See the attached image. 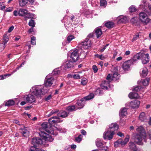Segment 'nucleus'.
I'll return each instance as SVG.
<instances>
[{
	"mask_svg": "<svg viewBox=\"0 0 151 151\" xmlns=\"http://www.w3.org/2000/svg\"><path fill=\"white\" fill-rule=\"evenodd\" d=\"M129 11L131 12H135L137 9L135 7L133 6H132L129 8Z\"/></svg>",
	"mask_w": 151,
	"mask_h": 151,
	"instance_id": "45",
	"label": "nucleus"
},
{
	"mask_svg": "<svg viewBox=\"0 0 151 151\" xmlns=\"http://www.w3.org/2000/svg\"><path fill=\"white\" fill-rule=\"evenodd\" d=\"M140 102L138 100H134L131 101L129 104V106L133 109L137 108L140 104Z\"/></svg>",
	"mask_w": 151,
	"mask_h": 151,
	"instance_id": "15",
	"label": "nucleus"
},
{
	"mask_svg": "<svg viewBox=\"0 0 151 151\" xmlns=\"http://www.w3.org/2000/svg\"><path fill=\"white\" fill-rule=\"evenodd\" d=\"M96 145L98 147H101L103 145L102 140L100 139H97L96 140Z\"/></svg>",
	"mask_w": 151,
	"mask_h": 151,
	"instance_id": "31",
	"label": "nucleus"
},
{
	"mask_svg": "<svg viewBox=\"0 0 151 151\" xmlns=\"http://www.w3.org/2000/svg\"><path fill=\"white\" fill-rule=\"evenodd\" d=\"M58 111H56L52 110L50 113L48 115V116H50L56 113Z\"/></svg>",
	"mask_w": 151,
	"mask_h": 151,
	"instance_id": "53",
	"label": "nucleus"
},
{
	"mask_svg": "<svg viewBox=\"0 0 151 151\" xmlns=\"http://www.w3.org/2000/svg\"><path fill=\"white\" fill-rule=\"evenodd\" d=\"M74 37L73 35H69L67 37V40L69 42H70L74 38Z\"/></svg>",
	"mask_w": 151,
	"mask_h": 151,
	"instance_id": "47",
	"label": "nucleus"
},
{
	"mask_svg": "<svg viewBox=\"0 0 151 151\" xmlns=\"http://www.w3.org/2000/svg\"><path fill=\"white\" fill-rule=\"evenodd\" d=\"M139 37V35L138 34H136L133 37L132 39V42H134L137 40Z\"/></svg>",
	"mask_w": 151,
	"mask_h": 151,
	"instance_id": "48",
	"label": "nucleus"
},
{
	"mask_svg": "<svg viewBox=\"0 0 151 151\" xmlns=\"http://www.w3.org/2000/svg\"><path fill=\"white\" fill-rule=\"evenodd\" d=\"M94 97V95L93 93H90L89 94L83 98V99L84 101L85 100H88L91 99L93 98Z\"/></svg>",
	"mask_w": 151,
	"mask_h": 151,
	"instance_id": "29",
	"label": "nucleus"
},
{
	"mask_svg": "<svg viewBox=\"0 0 151 151\" xmlns=\"http://www.w3.org/2000/svg\"><path fill=\"white\" fill-rule=\"evenodd\" d=\"M139 56L140 58L142 60L143 64H146L148 63L149 61V55L148 54H137Z\"/></svg>",
	"mask_w": 151,
	"mask_h": 151,
	"instance_id": "9",
	"label": "nucleus"
},
{
	"mask_svg": "<svg viewBox=\"0 0 151 151\" xmlns=\"http://www.w3.org/2000/svg\"><path fill=\"white\" fill-rule=\"evenodd\" d=\"M35 21L32 19L30 20L29 23V25L32 27H35Z\"/></svg>",
	"mask_w": 151,
	"mask_h": 151,
	"instance_id": "42",
	"label": "nucleus"
},
{
	"mask_svg": "<svg viewBox=\"0 0 151 151\" xmlns=\"http://www.w3.org/2000/svg\"><path fill=\"white\" fill-rule=\"evenodd\" d=\"M68 113L65 111H63L61 112L60 115L59 114L58 116L59 117H61L62 118H65L68 116Z\"/></svg>",
	"mask_w": 151,
	"mask_h": 151,
	"instance_id": "36",
	"label": "nucleus"
},
{
	"mask_svg": "<svg viewBox=\"0 0 151 151\" xmlns=\"http://www.w3.org/2000/svg\"><path fill=\"white\" fill-rule=\"evenodd\" d=\"M129 146L130 148L131 149L133 150L134 151H136L137 150V149L136 148L135 144L133 142H129Z\"/></svg>",
	"mask_w": 151,
	"mask_h": 151,
	"instance_id": "32",
	"label": "nucleus"
},
{
	"mask_svg": "<svg viewBox=\"0 0 151 151\" xmlns=\"http://www.w3.org/2000/svg\"><path fill=\"white\" fill-rule=\"evenodd\" d=\"M133 91L136 92L140 91L141 92H144V89L142 88L139 86L135 87L134 88Z\"/></svg>",
	"mask_w": 151,
	"mask_h": 151,
	"instance_id": "38",
	"label": "nucleus"
},
{
	"mask_svg": "<svg viewBox=\"0 0 151 151\" xmlns=\"http://www.w3.org/2000/svg\"><path fill=\"white\" fill-rule=\"evenodd\" d=\"M54 81V78L53 77H50V75H48L46 76L45 79L44 85L50 87L51 86Z\"/></svg>",
	"mask_w": 151,
	"mask_h": 151,
	"instance_id": "8",
	"label": "nucleus"
},
{
	"mask_svg": "<svg viewBox=\"0 0 151 151\" xmlns=\"http://www.w3.org/2000/svg\"><path fill=\"white\" fill-rule=\"evenodd\" d=\"M88 82L87 79L85 78H83L81 80V83L83 85H85Z\"/></svg>",
	"mask_w": 151,
	"mask_h": 151,
	"instance_id": "41",
	"label": "nucleus"
},
{
	"mask_svg": "<svg viewBox=\"0 0 151 151\" xmlns=\"http://www.w3.org/2000/svg\"><path fill=\"white\" fill-rule=\"evenodd\" d=\"M94 31L97 38L100 37L102 34L101 29L99 28L95 29Z\"/></svg>",
	"mask_w": 151,
	"mask_h": 151,
	"instance_id": "27",
	"label": "nucleus"
},
{
	"mask_svg": "<svg viewBox=\"0 0 151 151\" xmlns=\"http://www.w3.org/2000/svg\"><path fill=\"white\" fill-rule=\"evenodd\" d=\"M27 10L24 9H20L18 12V14L20 16H24L27 14Z\"/></svg>",
	"mask_w": 151,
	"mask_h": 151,
	"instance_id": "24",
	"label": "nucleus"
},
{
	"mask_svg": "<svg viewBox=\"0 0 151 151\" xmlns=\"http://www.w3.org/2000/svg\"><path fill=\"white\" fill-rule=\"evenodd\" d=\"M118 125L116 123H112L109 126L108 129L104 133L103 137L104 139L110 140L112 139L114 132L118 129Z\"/></svg>",
	"mask_w": 151,
	"mask_h": 151,
	"instance_id": "3",
	"label": "nucleus"
},
{
	"mask_svg": "<svg viewBox=\"0 0 151 151\" xmlns=\"http://www.w3.org/2000/svg\"><path fill=\"white\" fill-rule=\"evenodd\" d=\"M117 19L118 20L119 23H126L128 21L127 18L125 16H121L117 17Z\"/></svg>",
	"mask_w": 151,
	"mask_h": 151,
	"instance_id": "19",
	"label": "nucleus"
},
{
	"mask_svg": "<svg viewBox=\"0 0 151 151\" xmlns=\"http://www.w3.org/2000/svg\"><path fill=\"white\" fill-rule=\"evenodd\" d=\"M109 45V44H106L104 47L103 48L101 49L100 51L101 52H103L104 50L106 49V47L108 46Z\"/></svg>",
	"mask_w": 151,
	"mask_h": 151,
	"instance_id": "60",
	"label": "nucleus"
},
{
	"mask_svg": "<svg viewBox=\"0 0 151 151\" xmlns=\"http://www.w3.org/2000/svg\"><path fill=\"white\" fill-rule=\"evenodd\" d=\"M49 89V87L46 85L43 88L40 86H34L30 89V92L36 96H39L47 93Z\"/></svg>",
	"mask_w": 151,
	"mask_h": 151,
	"instance_id": "4",
	"label": "nucleus"
},
{
	"mask_svg": "<svg viewBox=\"0 0 151 151\" xmlns=\"http://www.w3.org/2000/svg\"><path fill=\"white\" fill-rule=\"evenodd\" d=\"M100 4L101 6L105 7L107 5V2L106 0H101L100 1Z\"/></svg>",
	"mask_w": 151,
	"mask_h": 151,
	"instance_id": "43",
	"label": "nucleus"
},
{
	"mask_svg": "<svg viewBox=\"0 0 151 151\" xmlns=\"http://www.w3.org/2000/svg\"><path fill=\"white\" fill-rule=\"evenodd\" d=\"M72 77L75 79H80L81 78L80 76L78 74L72 75Z\"/></svg>",
	"mask_w": 151,
	"mask_h": 151,
	"instance_id": "50",
	"label": "nucleus"
},
{
	"mask_svg": "<svg viewBox=\"0 0 151 151\" xmlns=\"http://www.w3.org/2000/svg\"><path fill=\"white\" fill-rule=\"evenodd\" d=\"M139 17L140 21L143 24L147 25L151 23V20L145 13L143 12L140 13Z\"/></svg>",
	"mask_w": 151,
	"mask_h": 151,
	"instance_id": "7",
	"label": "nucleus"
},
{
	"mask_svg": "<svg viewBox=\"0 0 151 151\" xmlns=\"http://www.w3.org/2000/svg\"><path fill=\"white\" fill-rule=\"evenodd\" d=\"M129 97L131 99H139L141 96H139L137 93L134 92L130 93L129 94Z\"/></svg>",
	"mask_w": 151,
	"mask_h": 151,
	"instance_id": "20",
	"label": "nucleus"
},
{
	"mask_svg": "<svg viewBox=\"0 0 151 151\" xmlns=\"http://www.w3.org/2000/svg\"><path fill=\"white\" fill-rule=\"evenodd\" d=\"M25 63V61H24L23 63H22L19 66L17 67V69L18 70L20 68L22 67L23 65H24Z\"/></svg>",
	"mask_w": 151,
	"mask_h": 151,
	"instance_id": "61",
	"label": "nucleus"
},
{
	"mask_svg": "<svg viewBox=\"0 0 151 151\" xmlns=\"http://www.w3.org/2000/svg\"><path fill=\"white\" fill-rule=\"evenodd\" d=\"M105 26L109 28H112L114 27V24L112 22H108L105 23Z\"/></svg>",
	"mask_w": 151,
	"mask_h": 151,
	"instance_id": "28",
	"label": "nucleus"
},
{
	"mask_svg": "<svg viewBox=\"0 0 151 151\" xmlns=\"http://www.w3.org/2000/svg\"><path fill=\"white\" fill-rule=\"evenodd\" d=\"M12 10V8L10 7L6 9V12H11Z\"/></svg>",
	"mask_w": 151,
	"mask_h": 151,
	"instance_id": "64",
	"label": "nucleus"
},
{
	"mask_svg": "<svg viewBox=\"0 0 151 151\" xmlns=\"http://www.w3.org/2000/svg\"><path fill=\"white\" fill-rule=\"evenodd\" d=\"M62 121L60 120L58 116H53L48 120V122L50 124L57 123Z\"/></svg>",
	"mask_w": 151,
	"mask_h": 151,
	"instance_id": "14",
	"label": "nucleus"
},
{
	"mask_svg": "<svg viewBox=\"0 0 151 151\" xmlns=\"http://www.w3.org/2000/svg\"><path fill=\"white\" fill-rule=\"evenodd\" d=\"M73 63L72 61H68L66 62L65 65H62L61 67L62 68H65V70H66L67 68H71L73 67Z\"/></svg>",
	"mask_w": 151,
	"mask_h": 151,
	"instance_id": "18",
	"label": "nucleus"
},
{
	"mask_svg": "<svg viewBox=\"0 0 151 151\" xmlns=\"http://www.w3.org/2000/svg\"><path fill=\"white\" fill-rule=\"evenodd\" d=\"M39 134L40 136L43 139L42 140L39 137L33 138L32 140V143L34 145L36 144L38 145L43 144L45 147H47L48 146V144H45L43 141L51 142L53 140V139L51 136L44 131H41L39 133Z\"/></svg>",
	"mask_w": 151,
	"mask_h": 151,
	"instance_id": "1",
	"label": "nucleus"
},
{
	"mask_svg": "<svg viewBox=\"0 0 151 151\" xmlns=\"http://www.w3.org/2000/svg\"><path fill=\"white\" fill-rule=\"evenodd\" d=\"M79 57L78 50H76L71 53L70 56V60L73 62H75L77 60Z\"/></svg>",
	"mask_w": 151,
	"mask_h": 151,
	"instance_id": "11",
	"label": "nucleus"
},
{
	"mask_svg": "<svg viewBox=\"0 0 151 151\" xmlns=\"http://www.w3.org/2000/svg\"><path fill=\"white\" fill-rule=\"evenodd\" d=\"M52 98V96L51 95H50L46 97L45 99V100L48 101L50 100Z\"/></svg>",
	"mask_w": 151,
	"mask_h": 151,
	"instance_id": "59",
	"label": "nucleus"
},
{
	"mask_svg": "<svg viewBox=\"0 0 151 151\" xmlns=\"http://www.w3.org/2000/svg\"><path fill=\"white\" fill-rule=\"evenodd\" d=\"M138 20V19L137 17H134L132 18L131 20L132 23L134 24L137 22Z\"/></svg>",
	"mask_w": 151,
	"mask_h": 151,
	"instance_id": "49",
	"label": "nucleus"
},
{
	"mask_svg": "<svg viewBox=\"0 0 151 151\" xmlns=\"http://www.w3.org/2000/svg\"><path fill=\"white\" fill-rule=\"evenodd\" d=\"M120 145H122V139H120L114 143V146L116 147H117L119 146Z\"/></svg>",
	"mask_w": 151,
	"mask_h": 151,
	"instance_id": "39",
	"label": "nucleus"
},
{
	"mask_svg": "<svg viewBox=\"0 0 151 151\" xmlns=\"http://www.w3.org/2000/svg\"><path fill=\"white\" fill-rule=\"evenodd\" d=\"M31 43L32 45H36V37L34 36L32 37L31 38Z\"/></svg>",
	"mask_w": 151,
	"mask_h": 151,
	"instance_id": "44",
	"label": "nucleus"
},
{
	"mask_svg": "<svg viewBox=\"0 0 151 151\" xmlns=\"http://www.w3.org/2000/svg\"><path fill=\"white\" fill-rule=\"evenodd\" d=\"M82 135L80 134L77 137H76L75 140L76 141L78 142H79L80 141H81L82 139Z\"/></svg>",
	"mask_w": 151,
	"mask_h": 151,
	"instance_id": "46",
	"label": "nucleus"
},
{
	"mask_svg": "<svg viewBox=\"0 0 151 151\" xmlns=\"http://www.w3.org/2000/svg\"><path fill=\"white\" fill-rule=\"evenodd\" d=\"M14 101L12 100H10L7 101L5 102V105L8 106H10L14 105Z\"/></svg>",
	"mask_w": 151,
	"mask_h": 151,
	"instance_id": "30",
	"label": "nucleus"
},
{
	"mask_svg": "<svg viewBox=\"0 0 151 151\" xmlns=\"http://www.w3.org/2000/svg\"><path fill=\"white\" fill-rule=\"evenodd\" d=\"M13 122L14 123H15L19 125L20 124L18 120H14L13 121Z\"/></svg>",
	"mask_w": 151,
	"mask_h": 151,
	"instance_id": "62",
	"label": "nucleus"
},
{
	"mask_svg": "<svg viewBox=\"0 0 151 151\" xmlns=\"http://www.w3.org/2000/svg\"><path fill=\"white\" fill-rule=\"evenodd\" d=\"M14 26H11L9 29L8 32L9 33L11 32L14 29Z\"/></svg>",
	"mask_w": 151,
	"mask_h": 151,
	"instance_id": "57",
	"label": "nucleus"
},
{
	"mask_svg": "<svg viewBox=\"0 0 151 151\" xmlns=\"http://www.w3.org/2000/svg\"><path fill=\"white\" fill-rule=\"evenodd\" d=\"M140 76L142 77H145L147 76L148 73V70L147 68L144 67L141 69Z\"/></svg>",
	"mask_w": 151,
	"mask_h": 151,
	"instance_id": "21",
	"label": "nucleus"
},
{
	"mask_svg": "<svg viewBox=\"0 0 151 151\" xmlns=\"http://www.w3.org/2000/svg\"><path fill=\"white\" fill-rule=\"evenodd\" d=\"M84 101L83 99L80 100H78L75 105L76 109L82 108L84 106Z\"/></svg>",
	"mask_w": 151,
	"mask_h": 151,
	"instance_id": "16",
	"label": "nucleus"
},
{
	"mask_svg": "<svg viewBox=\"0 0 151 151\" xmlns=\"http://www.w3.org/2000/svg\"><path fill=\"white\" fill-rule=\"evenodd\" d=\"M140 57L138 55H136L133 58L130 60L124 62L122 65V68L124 71L129 70L130 69V66L136 62L137 60H139Z\"/></svg>",
	"mask_w": 151,
	"mask_h": 151,
	"instance_id": "5",
	"label": "nucleus"
},
{
	"mask_svg": "<svg viewBox=\"0 0 151 151\" xmlns=\"http://www.w3.org/2000/svg\"><path fill=\"white\" fill-rule=\"evenodd\" d=\"M119 78V75L118 73L116 72L113 74L112 76L111 74H108L106 78V79L107 80L109 81H111L112 80H117Z\"/></svg>",
	"mask_w": 151,
	"mask_h": 151,
	"instance_id": "13",
	"label": "nucleus"
},
{
	"mask_svg": "<svg viewBox=\"0 0 151 151\" xmlns=\"http://www.w3.org/2000/svg\"><path fill=\"white\" fill-rule=\"evenodd\" d=\"M150 79L149 78H146L142 80V81H138V83H139V84H142L144 86H146L148 84Z\"/></svg>",
	"mask_w": 151,
	"mask_h": 151,
	"instance_id": "26",
	"label": "nucleus"
},
{
	"mask_svg": "<svg viewBox=\"0 0 151 151\" xmlns=\"http://www.w3.org/2000/svg\"><path fill=\"white\" fill-rule=\"evenodd\" d=\"M91 40L88 38H86L84 42H82L81 45H82V48L85 49H88L91 45Z\"/></svg>",
	"mask_w": 151,
	"mask_h": 151,
	"instance_id": "12",
	"label": "nucleus"
},
{
	"mask_svg": "<svg viewBox=\"0 0 151 151\" xmlns=\"http://www.w3.org/2000/svg\"><path fill=\"white\" fill-rule=\"evenodd\" d=\"M106 56H104L102 54L100 55L99 59L101 60H103L106 58Z\"/></svg>",
	"mask_w": 151,
	"mask_h": 151,
	"instance_id": "54",
	"label": "nucleus"
},
{
	"mask_svg": "<svg viewBox=\"0 0 151 151\" xmlns=\"http://www.w3.org/2000/svg\"><path fill=\"white\" fill-rule=\"evenodd\" d=\"M92 68L94 73H96L97 72L98 69L96 65H93L92 66Z\"/></svg>",
	"mask_w": 151,
	"mask_h": 151,
	"instance_id": "51",
	"label": "nucleus"
},
{
	"mask_svg": "<svg viewBox=\"0 0 151 151\" xmlns=\"http://www.w3.org/2000/svg\"><path fill=\"white\" fill-rule=\"evenodd\" d=\"M60 73V71L58 70L57 69H55L52 72V73L53 74H58Z\"/></svg>",
	"mask_w": 151,
	"mask_h": 151,
	"instance_id": "56",
	"label": "nucleus"
},
{
	"mask_svg": "<svg viewBox=\"0 0 151 151\" xmlns=\"http://www.w3.org/2000/svg\"><path fill=\"white\" fill-rule=\"evenodd\" d=\"M13 14H14V15L15 16H17L18 15V12L17 11L15 10Z\"/></svg>",
	"mask_w": 151,
	"mask_h": 151,
	"instance_id": "63",
	"label": "nucleus"
},
{
	"mask_svg": "<svg viewBox=\"0 0 151 151\" xmlns=\"http://www.w3.org/2000/svg\"><path fill=\"white\" fill-rule=\"evenodd\" d=\"M4 45H5L8 42V38L7 37H4Z\"/></svg>",
	"mask_w": 151,
	"mask_h": 151,
	"instance_id": "55",
	"label": "nucleus"
},
{
	"mask_svg": "<svg viewBox=\"0 0 151 151\" xmlns=\"http://www.w3.org/2000/svg\"><path fill=\"white\" fill-rule=\"evenodd\" d=\"M127 114V109L126 108H123L120 110L119 115L120 117L125 116Z\"/></svg>",
	"mask_w": 151,
	"mask_h": 151,
	"instance_id": "25",
	"label": "nucleus"
},
{
	"mask_svg": "<svg viewBox=\"0 0 151 151\" xmlns=\"http://www.w3.org/2000/svg\"><path fill=\"white\" fill-rule=\"evenodd\" d=\"M39 149L37 148L35 145H34L33 146L30 147L29 151H39Z\"/></svg>",
	"mask_w": 151,
	"mask_h": 151,
	"instance_id": "40",
	"label": "nucleus"
},
{
	"mask_svg": "<svg viewBox=\"0 0 151 151\" xmlns=\"http://www.w3.org/2000/svg\"><path fill=\"white\" fill-rule=\"evenodd\" d=\"M30 92L32 94H29L25 96L24 97V100L26 101L27 102L31 103L35 101V98L33 95V94L31 92Z\"/></svg>",
	"mask_w": 151,
	"mask_h": 151,
	"instance_id": "10",
	"label": "nucleus"
},
{
	"mask_svg": "<svg viewBox=\"0 0 151 151\" xmlns=\"http://www.w3.org/2000/svg\"><path fill=\"white\" fill-rule=\"evenodd\" d=\"M110 82L109 80H108V81H103L101 85V88L105 90L107 89V87L109 86V84Z\"/></svg>",
	"mask_w": 151,
	"mask_h": 151,
	"instance_id": "17",
	"label": "nucleus"
},
{
	"mask_svg": "<svg viewBox=\"0 0 151 151\" xmlns=\"http://www.w3.org/2000/svg\"><path fill=\"white\" fill-rule=\"evenodd\" d=\"M21 130V132L24 137H27L29 135V129L27 127H24V128L22 129Z\"/></svg>",
	"mask_w": 151,
	"mask_h": 151,
	"instance_id": "22",
	"label": "nucleus"
},
{
	"mask_svg": "<svg viewBox=\"0 0 151 151\" xmlns=\"http://www.w3.org/2000/svg\"><path fill=\"white\" fill-rule=\"evenodd\" d=\"M76 106H70L67 107L66 108V110L70 111H74L76 110Z\"/></svg>",
	"mask_w": 151,
	"mask_h": 151,
	"instance_id": "34",
	"label": "nucleus"
},
{
	"mask_svg": "<svg viewBox=\"0 0 151 151\" xmlns=\"http://www.w3.org/2000/svg\"><path fill=\"white\" fill-rule=\"evenodd\" d=\"M129 138V136L127 135L123 141H122V146H123L125 145L128 142Z\"/></svg>",
	"mask_w": 151,
	"mask_h": 151,
	"instance_id": "35",
	"label": "nucleus"
},
{
	"mask_svg": "<svg viewBox=\"0 0 151 151\" xmlns=\"http://www.w3.org/2000/svg\"><path fill=\"white\" fill-rule=\"evenodd\" d=\"M101 93V91L100 89H97L95 92V93L96 95H99Z\"/></svg>",
	"mask_w": 151,
	"mask_h": 151,
	"instance_id": "52",
	"label": "nucleus"
},
{
	"mask_svg": "<svg viewBox=\"0 0 151 151\" xmlns=\"http://www.w3.org/2000/svg\"><path fill=\"white\" fill-rule=\"evenodd\" d=\"M19 5L21 7L24 6L28 3L27 0H19Z\"/></svg>",
	"mask_w": 151,
	"mask_h": 151,
	"instance_id": "33",
	"label": "nucleus"
},
{
	"mask_svg": "<svg viewBox=\"0 0 151 151\" xmlns=\"http://www.w3.org/2000/svg\"><path fill=\"white\" fill-rule=\"evenodd\" d=\"M6 76L5 75H0V80H4L6 78Z\"/></svg>",
	"mask_w": 151,
	"mask_h": 151,
	"instance_id": "58",
	"label": "nucleus"
},
{
	"mask_svg": "<svg viewBox=\"0 0 151 151\" xmlns=\"http://www.w3.org/2000/svg\"><path fill=\"white\" fill-rule=\"evenodd\" d=\"M139 118L142 121L146 122L147 120V117L145 115L144 112H142L140 114Z\"/></svg>",
	"mask_w": 151,
	"mask_h": 151,
	"instance_id": "23",
	"label": "nucleus"
},
{
	"mask_svg": "<svg viewBox=\"0 0 151 151\" xmlns=\"http://www.w3.org/2000/svg\"><path fill=\"white\" fill-rule=\"evenodd\" d=\"M33 14H30L27 12V14H26L24 16V19L26 21L28 19L32 18L33 17Z\"/></svg>",
	"mask_w": 151,
	"mask_h": 151,
	"instance_id": "37",
	"label": "nucleus"
},
{
	"mask_svg": "<svg viewBox=\"0 0 151 151\" xmlns=\"http://www.w3.org/2000/svg\"><path fill=\"white\" fill-rule=\"evenodd\" d=\"M136 130L138 133L134 134L132 137V139L135 143L139 145H142L143 139H144L145 142H146L145 138L146 135L145 131L143 127L142 126L138 127L136 129Z\"/></svg>",
	"mask_w": 151,
	"mask_h": 151,
	"instance_id": "2",
	"label": "nucleus"
},
{
	"mask_svg": "<svg viewBox=\"0 0 151 151\" xmlns=\"http://www.w3.org/2000/svg\"><path fill=\"white\" fill-rule=\"evenodd\" d=\"M42 129L45 131L53 135H56L58 133L55 131L56 130L62 132L61 131V128H58L55 127V126H51L50 128H48L47 127V123L46 122L43 123L42 124Z\"/></svg>",
	"mask_w": 151,
	"mask_h": 151,
	"instance_id": "6",
	"label": "nucleus"
}]
</instances>
